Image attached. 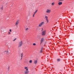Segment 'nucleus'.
<instances>
[{"instance_id":"27","label":"nucleus","mask_w":74,"mask_h":74,"mask_svg":"<svg viewBox=\"0 0 74 74\" xmlns=\"http://www.w3.org/2000/svg\"><path fill=\"white\" fill-rule=\"evenodd\" d=\"M10 69V67H9L8 68V71H9V69Z\"/></svg>"},{"instance_id":"2","label":"nucleus","mask_w":74,"mask_h":74,"mask_svg":"<svg viewBox=\"0 0 74 74\" xmlns=\"http://www.w3.org/2000/svg\"><path fill=\"white\" fill-rule=\"evenodd\" d=\"M46 34V30H45L43 31L42 32V36H45V34Z\"/></svg>"},{"instance_id":"31","label":"nucleus","mask_w":74,"mask_h":74,"mask_svg":"<svg viewBox=\"0 0 74 74\" xmlns=\"http://www.w3.org/2000/svg\"><path fill=\"white\" fill-rule=\"evenodd\" d=\"M10 33V32H9V34Z\"/></svg>"},{"instance_id":"12","label":"nucleus","mask_w":74,"mask_h":74,"mask_svg":"<svg viewBox=\"0 0 74 74\" xmlns=\"http://www.w3.org/2000/svg\"><path fill=\"white\" fill-rule=\"evenodd\" d=\"M40 27H39V25H38L36 28L37 30H39L40 29Z\"/></svg>"},{"instance_id":"5","label":"nucleus","mask_w":74,"mask_h":74,"mask_svg":"<svg viewBox=\"0 0 74 74\" xmlns=\"http://www.w3.org/2000/svg\"><path fill=\"white\" fill-rule=\"evenodd\" d=\"M51 12V11L50 10L47 9L46 10V13H48L49 14Z\"/></svg>"},{"instance_id":"9","label":"nucleus","mask_w":74,"mask_h":74,"mask_svg":"<svg viewBox=\"0 0 74 74\" xmlns=\"http://www.w3.org/2000/svg\"><path fill=\"white\" fill-rule=\"evenodd\" d=\"M62 2H60L58 3V5H62Z\"/></svg>"},{"instance_id":"15","label":"nucleus","mask_w":74,"mask_h":74,"mask_svg":"<svg viewBox=\"0 0 74 74\" xmlns=\"http://www.w3.org/2000/svg\"><path fill=\"white\" fill-rule=\"evenodd\" d=\"M6 52V54L8 55H9V53H8V51L7 50Z\"/></svg>"},{"instance_id":"8","label":"nucleus","mask_w":74,"mask_h":74,"mask_svg":"<svg viewBox=\"0 0 74 74\" xmlns=\"http://www.w3.org/2000/svg\"><path fill=\"white\" fill-rule=\"evenodd\" d=\"M25 73V74H29V71L27 70L26 71H24Z\"/></svg>"},{"instance_id":"29","label":"nucleus","mask_w":74,"mask_h":74,"mask_svg":"<svg viewBox=\"0 0 74 74\" xmlns=\"http://www.w3.org/2000/svg\"><path fill=\"white\" fill-rule=\"evenodd\" d=\"M7 51H5V52H7Z\"/></svg>"},{"instance_id":"14","label":"nucleus","mask_w":74,"mask_h":74,"mask_svg":"<svg viewBox=\"0 0 74 74\" xmlns=\"http://www.w3.org/2000/svg\"><path fill=\"white\" fill-rule=\"evenodd\" d=\"M42 47L41 49L40 50V53H42V51H43V50H42Z\"/></svg>"},{"instance_id":"26","label":"nucleus","mask_w":74,"mask_h":74,"mask_svg":"<svg viewBox=\"0 0 74 74\" xmlns=\"http://www.w3.org/2000/svg\"><path fill=\"white\" fill-rule=\"evenodd\" d=\"M10 32H12V31H11V29L10 30Z\"/></svg>"},{"instance_id":"23","label":"nucleus","mask_w":74,"mask_h":74,"mask_svg":"<svg viewBox=\"0 0 74 74\" xmlns=\"http://www.w3.org/2000/svg\"><path fill=\"white\" fill-rule=\"evenodd\" d=\"M36 45V43H34L33 44V45Z\"/></svg>"},{"instance_id":"10","label":"nucleus","mask_w":74,"mask_h":74,"mask_svg":"<svg viewBox=\"0 0 74 74\" xmlns=\"http://www.w3.org/2000/svg\"><path fill=\"white\" fill-rule=\"evenodd\" d=\"M28 68L27 67H25H25H24V69H26V71L28 70Z\"/></svg>"},{"instance_id":"7","label":"nucleus","mask_w":74,"mask_h":74,"mask_svg":"<svg viewBox=\"0 0 74 74\" xmlns=\"http://www.w3.org/2000/svg\"><path fill=\"white\" fill-rule=\"evenodd\" d=\"M41 44L42 43V42L43 41H44V38H42L41 39Z\"/></svg>"},{"instance_id":"30","label":"nucleus","mask_w":74,"mask_h":74,"mask_svg":"<svg viewBox=\"0 0 74 74\" xmlns=\"http://www.w3.org/2000/svg\"><path fill=\"white\" fill-rule=\"evenodd\" d=\"M10 34H11V33L10 32Z\"/></svg>"},{"instance_id":"4","label":"nucleus","mask_w":74,"mask_h":74,"mask_svg":"<svg viewBox=\"0 0 74 74\" xmlns=\"http://www.w3.org/2000/svg\"><path fill=\"white\" fill-rule=\"evenodd\" d=\"M22 41H21V42H19V43L18 44V47H21L22 45Z\"/></svg>"},{"instance_id":"20","label":"nucleus","mask_w":74,"mask_h":74,"mask_svg":"<svg viewBox=\"0 0 74 74\" xmlns=\"http://www.w3.org/2000/svg\"><path fill=\"white\" fill-rule=\"evenodd\" d=\"M29 29V28H26V29H25V30L26 31H27V30H28Z\"/></svg>"},{"instance_id":"24","label":"nucleus","mask_w":74,"mask_h":74,"mask_svg":"<svg viewBox=\"0 0 74 74\" xmlns=\"http://www.w3.org/2000/svg\"><path fill=\"white\" fill-rule=\"evenodd\" d=\"M35 14L34 13V14H33V17H34V15H35Z\"/></svg>"},{"instance_id":"3","label":"nucleus","mask_w":74,"mask_h":74,"mask_svg":"<svg viewBox=\"0 0 74 74\" xmlns=\"http://www.w3.org/2000/svg\"><path fill=\"white\" fill-rule=\"evenodd\" d=\"M19 20H18L16 21V22L15 23V25L17 26L18 25H19Z\"/></svg>"},{"instance_id":"17","label":"nucleus","mask_w":74,"mask_h":74,"mask_svg":"<svg viewBox=\"0 0 74 74\" xmlns=\"http://www.w3.org/2000/svg\"><path fill=\"white\" fill-rule=\"evenodd\" d=\"M29 63H32V60H30L29 61Z\"/></svg>"},{"instance_id":"18","label":"nucleus","mask_w":74,"mask_h":74,"mask_svg":"<svg viewBox=\"0 0 74 74\" xmlns=\"http://www.w3.org/2000/svg\"><path fill=\"white\" fill-rule=\"evenodd\" d=\"M54 4H55V2H53L51 4V5H54Z\"/></svg>"},{"instance_id":"11","label":"nucleus","mask_w":74,"mask_h":74,"mask_svg":"<svg viewBox=\"0 0 74 74\" xmlns=\"http://www.w3.org/2000/svg\"><path fill=\"white\" fill-rule=\"evenodd\" d=\"M34 64H37V60H35L34 61Z\"/></svg>"},{"instance_id":"6","label":"nucleus","mask_w":74,"mask_h":74,"mask_svg":"<svg viewBox=\"0 0 74 74\" xmlns=\"http://www.w3.org/2000/svg\"><path fill=\"white\" fill-rule=\"evenodd\" d=\"M45 18H46V20L47 21V23H48V22H49V21H48V16H45Z\"/></svg>"},{"instance_id":"25","label":"nucleus","mask_w":74,"mask_h":74,"mask_svg":"<svg viewBox=\"0 0 74 74\" xmlns=\"http://www.w3.org/2000/svg\"><path fill=\"white\" fill-rule=\"evenodd\" d=\"M60 1H64V0H60Z\"/></svg>"},{"instance_id":"13","label":"nucleus","mask_w":74,"mask_h":74,"mask_svg":"<svg viewBox=\"0 0 74 74\" xmlns=\"http://www.w3.org/2000/svg\"><path fill=\"white\" fill-rule=\"evenodd\" d=\"M37 11H38V10H36V11L34 12V14H36L37 12Z\"/></svg>"},{"instance_id":"1","label":"nucleus","mask_w":74,"mask_h":74,"mask_svg":"<svg viewBox=\"0 0 74 74\" xmlns=\"http://www.w3.org/2000/svg\"><path fill=\"white\" fill-rule=\"evenodd\" d=\"M44 22L43 21L41 22V23H39V24L38 26L39 27H41V26H42V25H44Z\"/></svg>"},{"instance_id":"19","label":"nucleus","mask_w":74,"mask_h":74,"mask_svg":"<svg viewBox=\"0 0 74 74\" xmlns=\"http://www.w3.org/2000/svg\"><path fill=\"white\" fill-rule=\"evenodd\" d=\"M23 53H22L21 55V58H23Z\"/></svg>"},{"instance_id":"21","label":"nucleus","mask_w":74,"mask_h":74,"mask_svg":"<svg viewBox=\"0 0 74 74\" xmlns=\"http://www.w3.org/2000/svg\"><path fill=\"white\" fill-rule=\"evenodd\" d=\"M3 6H2V7L1 8V10H3Z\"/></svg>"},{"instance_id":"33","label":"nucleus","mask_w":74,"mask_h":74,"mask_svg":"<svg viewBox=\"0 0 74 74\" xmlns=\"http://www.w3.org/2000/svg\"><path fill=\"white\" fill-rule=\"evenodd\" d=\"M4 31H3V32H4Z\"/></svg>"},{"instance_id":"28","label":"nucleus","mask_w":74,"mask_h":74,"mask_svg":"<svg viewBox=\"0 0 74 74\" xmlns=\"http://www.w3.org/2000/svg\"><path fill=\"white\" fill-rule=\"evenodd\" d=\"M22 58H21V60H22Z\"/></svg>"},{"instance_id":"22","label":"nucleus","mask_w":74,"mask_h":74,"mask_svg":"<svg viewBox=\"0 0 74 74\" xmlns=\"http://www.w3.org/2000/svg\"><path fill=\"white\" fill-rule=\"evenodd\" d=\"M16 40V38H15L13 40V41H15V40Z\"/></svg>"},{"instance_id":"32","label":"nucleus","mask_w":74,"mask_h":74,"mask_svg":"<svg viewBox=\"0 0 74 74\" xmlns=\"http://www.w3.org/2000/svg\"><path fill=\"white\" fill-rule=\"evenodd\" d=\"M43 29L42 28V30Z\"/></svg>"},{"instance_id":"16","label":"nucleus","mask_w":74,"mask_h":74,"mask_svg":"<svg viewBox=\"0 0 74 74\" xmlns=\"http://www.w3.org/2000/svg\"><path fill=\"white\" fill-rule=\"evenodd\" d=\"M57 61L58 62H60V59H58L57 60Z\"/></svg>"}]
</instances>
